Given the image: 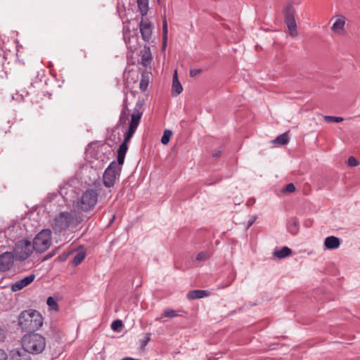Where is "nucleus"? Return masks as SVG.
I'll return each mask as SVG.
<instances>
[{
    "label": "nucleus",
    "mask_w": 360,
    "mask_h": 360,
    "mask_svg": "<svg viewBox=\"0 0 360 360\" xmlns=\"http://www.w3.org/2000/svg\"><path fill=\"white\" fill-rule=\"evenodd\" d=\"M46 304L52 309H54V310L58 309V304L53 297H49L46 300Z\"/></svg>",
    "instance_id": "31"
},
{
    "label": "nucleus",
    "mask_w": 360,
    "mask_h": 360,
    "mask_svg": "<svg viewBox=\"0 0 360 360\" xmlns=\"http://www.w3.org/2000/svg\"><path fill=\"white\" fill-rule=\"evenodd\" d=\"M149 80H148V76L146 75L145 74H142L141 79L139 84L140 89L142 91H144L147 89L148 86Z\"/></svg>",
    "instance_id": "27"
},
{
    "label": "nucleus",
    "mask_w": 360,
    "mask_h": 360,
    "mask_svg": "<svg viewBox=\"0 0 360 360\" xmlns=\"http://www.w3.org/2000/svg\"><path fill=\"white\" fill-rule=\"evenodd\" d=\"M129 110L128 109L127 102H126V101H124V104L121 110L117 126H121L122 129H124L126 127V124H127V122L129 120Z\"/></svg>",
    "instance_id": "15"
},
{
    "label": "nucleus",
    "mask_w": 360,
    "mask_h": 360,
    "mask_svg": "<svg viewBox=\"0 0 360 360\" xmlns=\"http://www.w3.org/2000/svg\"><path fill=\"white\" fill-rule=\"evenodd\" d=\"M30 354L23 349H14L9 352V360H30Z\"/></svg>",
    "instance_id": "13"
},
{
    "label": "nucleus",
    "mask_w": 360,
    "mask_h": 360,
    "mask_svg": "<svg viewBox=\"0 0 360 360\" xmlns=\"http://www.w3.org/2000/svg\"><path fill=\"white\" fill-rule=\"evenodd\" d=\"M148 340H149V338H147V340H146L143 344L146 345L148 343Z\"/></svg>",
    "instance_id": "41"
},
{
    "label": "nucleus",
    "mask_w": 360,
    "mask_h": 360,
    "mask_svg": "<svg viewBox=\"0 0 360 360\" xmlns=\"http://www.w3.org/2000/svg\"><path fill=\"white\" fill-rule=\"evenodd\" d=\"M51 231L46 229L41 231L34 238V250L39 252H45L51 245Z\"/></svg>",
    "instance_id": "6"
},
{
    "label": "nucleus",
    "mask_w": 360,
    "mask_h": 360,
    "mask_svg": "<svg viewBox=\"0 0 360 360\" xmlns=\"http://www.w3.org/2000/svg\"><path fill=\"white\" fill-rule=\"evenodd\" d=\"M98 193L96 191L90 188L84 191L78 198L76 207L83 212H89L94 209L98 201Z\"/></svg>",
    "instance_id": "5"
},
{
    "label": "nucleus",
    "mask_w": 360,
    "mask_h": 360,
    "mask_svg": "<svg viewBox=\"0 0 360 360\" xmlns=\"http://www.w3.org/2000/svg\"><path fill=\"white\" fill-rule=\"evenodd\" d=\"M210 257L211 253L209 251H202L197 255L195 260L198 262H204L207 260Z\"/></svg>",
    "instance_id": "28"
},
{
    "label": "nucleus",
    "mask_w": 360,
    "mask_h": 360,
    "mask_svg": "<svg viewBox=\"0 0 360 360\" xmlns=\"http://www.w3.org/2000/svg\"><path fill=\"white\" fill-rule=\"evenodd\" d=\"M83 221L82 215L74 212H62L57 215L54 220L53 229L55 231L60 232L66 230L68 228L75 229Z\"/></svg>",
    "instance_id": "3"
},
{
    "label": "nucleus",
    "mask_w": 360,
    "mask_h": 360,
    "mask_svg": "<svg viewBox=\"0 0 360 360\" xmlns=\"http://www.w3.org/2000/svg\"><path fill=\"white\" fill-rule=\"evenodd\" d=\"M122 166L119 165L115 160L110 162L103 175V184L107 188L114 186L116 176L120 175Z\"/></svg>",
    "instance_id": "7"
},
{
    "label": "nucleus",
    "mask_w": 360,
    "mask_h": 360,
    "mask_svg": "<svg viewBox=\"0 0 360 360\" xmlns=\"http://www.w3.org/2000/svg\"><path fill=\"white\" fill-rule=\"evenodd\" d=\"M221 152L222 151L220 149L216 150L212 153V155L213 158H218L221 155Z\"/></svg>",
    "instance_id": "38"
},
{
    "label": "nucleus",
    "mask_w": 360,
    "mask_h": 360,
    "mask_svg": "<svg viewBox=\"0 0 360 360\" xmlns=\"http://www.w3.org/2000/svg\"><path fill=\"white\" fill-rule=\"evenodd\" d=\"M181 313H184V311L182 310L175 311L172 309H166L164 311V316L168 318H174L182 316Z\"/></svg>",
    "instance_id": "24"
},
{
    "label": "nucleus",
    "mask_w": 360,
    "mask_h": 360,
    "mask_svg": "<svg viewBox=\"0 0 360 360\" xmlns=\"http://www.w3.org/2000/svg\"><path fill=\"white\" fill-rule=\"evenodd\" d=\"M209 295L210 292H208L207 290H193L187 293L186 297L190 300H193L196 299L203 298L205 297L208 296Z\"/></svg>",
    "instance_id": "19"
},
{
    "label": "nucleus",
    "mask_w": 360,
    "mask_h": 360,
    "mask_svg": "<svg viewBox=\"0 0 360 360\" xmlns=\"http://www.w3.org/2000/svg\"><path fill=\"white\" fill-rule=\"evenodd\" d=\"M14 263V255L10 252H6L0 255V271L9 270Z\"/></svg>",
    "instance_id": "10"
},
{
    "label": "nucleus",
    "mask_w": 360,
    "mask_h": 360,
    "mask_svg": "<svg viewBox=\"0 0 360 360\" xmlns=\"http://www.w3.org/2000/svg\"><path fill=\"white\" fill-rule=\"evenodd\" d=\"M33 250L34 247L30 241L21 240L15 244V256L18 260H25L31 255Z\"/></svg>",
    "instance_id": "8"
},
{
    "label": "nucleus",
    "mask_w": 360,
    "mask_h": 360,
    "mask_svg": "<svg viewBox=\"0 0 360 360\" xmlns=\"http://www.w3.org/2000/svg\"><path fill=\"white\" fill-rule=\"evenodd\" d=\"M139 27L142 39L145 41H149L152 36L151 23L148 21H144V20L142 18L139 24Z\"/></svg>",
    "instance_id": "11"
},
{
    "label": "nucleus",
    "mask_w": 360,
    "mask_h": 360,
    "mask_svg": "<svg viewBox=\"0 0 360 360\" xmlns=\"http://www.w3.org/2000/svg\"><path fill=\"white\" fill-rule=\"evenodd\" d=\"M143 102L139 101L131 115V120L129 122L127 130L124 134V141L120 144L117 150V160L116 161L119 165L122 166L124 162L126 153L128 150V143L130 141L134 134L137 129L143 115Z\"/></svg>",
    "instance_id": "1"
},
{
    "label": "nucleus",
    "mask_w": 360,
    "mask_h": 360,
    "mask_svg": "<svg viewBox=\"0 0 360 360\" xmlns=\"http://www.w3.org/2000/svg\"><path fill=\"white\" fill-rule=\"evenodd\" d=\"M7 359V354L6 352L0 349V360H6Z\"/></svg>",
    "instance_id": "37"
},
{
    "label": "nucleus",
    "mask_w": 360,
    "mask_h": 360,
    "mask_svg": "<svg viewBox=\"0 0 360 360\" xmlns=\"http://www.w3.org/2000/svg\"><path fill=\"white\" fill-rule=\"evenodd\" d=\"M293 26H294V28L296 27V24L295 22H294Z\"/></svg>",
    "instance_id": "42"
},
{
    "label": "nucleus",
    "mask_w": 360,
    "mask_h": 360,
    "mask_svg": "<svg viewBox=\"0 0 360 360\" xmlns=\"http://www.w3.org/2000/svg\"><path fill=\"white\" fill-rule=\"evenodd\" d=\"M283 193L288 192V193H292V183H290L287 184L286 188L285 190L282 191Z\"/></svg>",
    "instance_id": "35"
},
{
    "label": "nucleus",
    "mask_w": 360,
    "mask_h": 360,
    "mask_svg": "<svg viewBox=\"0 0 360 360\" xmlns=\"http://www.w3.org/2000/svg\"><path fill=\"white\" fill-rule=\"evenodd\" d=\"M172 132L169 129H166L163 132V135L161 138V142L162 144L166 145L169 143Z\"/></svg>",
    "instance_id": "29"
},
{
    "label": "nucleus",
    "mask_w": 360,
    "mask_h": 360,
    "mask_svg": "<svg viewBox=\"0 0 360 360\" xmlns=\"http://www.w3.org/2000/svg\"><path fill=\"white\" fill-rule=\"evenodd\" d=\"M347 163H348V165H349L351 167H355L359 164V162L354 157L350 156L348 158Z\"/></svg>",
    "instance_id": "33"
},
{
    "label": "nucleus",
    "mask_w": 360,
    "mask_h": 360,
    "mask_svg": "<svg viewBox=\"0 0 360 360\" xmlns=\"http://www.w3.org/2000/svg\"><path fill=\"white\" fill-rule=\"evenodd\" d=\"M18 324L22 330L32 333L42 326L43 317L34 309L23 311L18 317Z\"/></svg>",
    "instance_id": "2"
},
{
    "label": "nucleus",
    "mask_w": 360,
    "mask_h": 360,
    "mask_svg": "<svg viewBox=\"0 0 360 360\" xmlns=\"http://www.w3.org/2000/svg\"><path fill=\"white\" fill-rule=\"evenodd\" d=\"M323 120L326 122H341L343 121V117H336V116H329V115H324Z\"/></svg>",
    "instance_id": "30"
},
{
    "label": "nucleus",
    "mask_w": 360,
    "mask_h": 360,
    "mask_svg": "<svg viewBox=\"0 0 360 360\" xmlns=\"http://www.w3.org/2000/svg\"><path fill=\"white\" fill-rule=\"evenodd\" d=\"M340 245V240L335 236H328L325 238L324 247L326 250L338 249Z\"/></svg>",
    "instance_id": "16"
},
{
    "label": "nucleus",
    "mask_w": 360,
    "mask_h": 360,
    "mask_svg": "<svg viewBox=\"0 0 360 360\" xmlns=\"http://www.w3.org/2000/svg\"><path fill=\"white\" fill-rule=\"evenodd\" d=\"M257 219V216H252V219L248 222V224H247V227L246 229H249L253 224L254 222L255 221V220Z\"/></svg>",
    "instance_id": "36"
},
{
    "label": "nucleus",
    "mask_w": 360,
    "mask_h": 360,
    "mask_svg": "<svg viewBox=\"0 0 360 360\" xmlns=\"http://www.w3.org/2000/svg\"><path fill=\"white\" fill-rule=\"evenodd\" d=\"M292 254V250L288 247H283L281 250L276 249L273 255L278 259H284Z\"/></svg>",
    "instance_id": "21"
},
{
    "label": "nucleus",
    "mask_w": 360,
    "mask_h": 360,
    "mask_svg": "<svg viewBox=\"0 0 360 360\" xmlns=\"http://www.w3.org/2000/svg\"><path fill=\"white\" fill-rule=\"evenodd\" d=\"M285 22L290 35L292 36V10L290 4H288L285 8Z\"/></svg>",
    "instance_id": "17"
},
{
    "label": "nucleus",
    "mask_w": 360,
    "mask_h": 360,
    "mask_svg": "<svg viewBox=\"0 0 360 360\" xmlns=\"http://www.w3.org/2000/svg\"><path fill=\"white\" fill-rule=\"evenodd\" d=\"M167 22L165 18L162 25V49L165 50L167 46Z\"/></svg>",
    "instance_id": "25"
},
{
    "label": "nucleus",
    "mask_w": 360,
    "mask_h": 360,
    "mask_svg": "<svg viewBox=\"0 0 360 360\" xmlns=\"http://www.w3.org/2000/svg\"><path fill=\"white\" fill-rule=\"evenodd\" d=\"M183 91V87L178 80L177 72H174V75L172 80V95L176 96L180 94Z\"/></svg>",
    "instance_id": "20"
},
{
    "label": "nucleus",
    "mask_w": 360,
    "mask_h": 360,
    "mask_svg": "<svg viewBox=\"0 0 360 360\" xmlns=\"http://www.w3.org/2000/svg\"><path fill=\"white\" fill-rule=\"evenodd\" d=\"M290 131L285 132L279 136H278L276 139L271 141L273 143L277 144L278 146H283L288 143L290 140L289 136Z\"/></svg>",
    "instance_id": "22"
},
{
    "label": "nucleus",
    "mask_w": 360,
    "mask_h": 360,
    "mask_svg": "<svg viewBox=\"0 0 360 360\" xmlns=\"http://www.w3.org/2000/svg\"><path fill=\"white\" fill-rule=\"evenodd\" d=\"M35 278V275L34 274H30L29 276L25 277L24 278L15 282L11 285V290L13 292H17L18 290H22L25 287L30 285Z\"/></svg>",
    "instance_id": "12"
},
{
    "label": "nucleus",
    "mask_w": 360,
    "mask_h": 360,
    "mask_svg": "<svg viewBox=\"0 0 360 360\" xmlns=\"http://www.w3.org/2000/svg\"><path fill=\"white\" fill-rule=\"evenodd\" d=\"M139 11L142 17L146 16L148 11V0H136Z\"/></svg>",
    "instance_id": "23"
},
{
    "label": "nucleus",
    "mask_w": 360,
    "mask_h": 360,
    "mask_svg": "<svg viewBox=\"0 0 360 360\" xmlns=\"http://www.w3.org/2000/svg\"><path fill=\"white\" fill-rule=\"evenodd\" d=\"M22 348L30 354L41 353L46 347V339L41 335L28 333L21 339Z\"/></svg>",
    "instance_id": "4"
},
{
    "label": "nucleus",
    "mask_w": 360,
    "mask_h": 360,
    "mask_svg": "<svg viewBox=\"0 0 360 360\" xmlns=\"http://www.w3.org/2000/svg\"><path fill=\"white\" fill-rule=\"evenodd\" d=\"M140 56L141 58V65L144 67L148 66L153 59L150 47L144 46L143 49L141 51Z\"/></svg>",
    "instance_id": "14"
},
{
    "label": "nucleus",
    "mask_w": 360,
    "mask_h": 360,
    "mask_svg": "<svg viewBox=\"0 0 360 360\" xmlns=\"http://www.w3.org/2000/svg\"><path fill=\"white\" fill-rule=\"evenodd\" d=\"M202 72L201 69H192L190 70V76L194 77Z\"/></svg>",
    "instance_id": "34"
},
{
    "label": "nucleus",
    "mask_w": 360,
    "mask_h": 360,
    "mask_svg": "<svg viewBox=\"0 0 360 360\" xmlns=\"http://www.w3.org/2000/svg\"><path fill=\"white\" fill-rule=\"evenodd\" d=\"M231 283V281H229L228 283H226L225 285L223 286V288L229 286Z\"/></svg>",
    "instance_id": "40"
},
{
    "label": "nucleus",
    "mask_w": 360,
    "mask_h": 360,
    "mask_svg": "<svg viewBox=\"0 0 360 360\" xmlns=\"http://www.w3.org/2000/svg\"><path fill=\"white\" fill-rule=\"evenodd\" d=\"M85 256L86 254L84 252H77L72 259V264L75 266H77L84 259Z\"/></svg>",
    "instance_id": "26"
},
{
    "label": "nucleus",
    "mask_w": 360,
    "mask_h": 360,
    "mask_svg": "<svg viewBox=\"0 0 360 360\" xmlns=\"http://www.w3.org/2000/svg\"><path fill=\"white\" fill-rule=\"evenodd\" d=\"M124 39L127 44L128 49L131 52H134L138 48V37L136 35L127 37L126 34H124Z\"/></svg>",
    "instance_id": "18"
},
{
    "label": "nucleus",
    "mask_w": 360,
    "mask_h": 360,
    "mask_svg": "<svg viewBox=\"0 0 360 360\" xmlns=\"http://www.w3.org/2000/svg\"><path fill=\"white\" fill-rule=\"evenodd\" d=\"M122 326L123 323L121 320H115L111 324L112 329L115 331H119Z\"/></svg>",
    "instance_id": "32"
},
{
    "label": "nucleus",
    "mask_w": 360,
    "mask_h": 360,
    "mask_svg": "<svg viewBox=\"0 0 360 360\" xmlns=\"http://www.w3.org/2000/svg\"><path fill=\"white\" fill-rule=\"evenodd\" d=\"M5 338L4 330L0 328V342H3Z\"/></svg>",
    "instance_id": "39"
},
{
    "label": "nucleus",
    "mask_w": 360,
    "mask_h": 360,
    "mask_svg": "<svg viewBox=\"0 0 360 360\" xmlns=\"http://www.w3.org/2000/svg\"><path fill=\"white\" fill-rule=\"evenodd\" d=\"M332 20H335L332 27V32L337 35H343L345 34V23L346 18L343 15H337L333 18Z\"/></svg>",
    "instance_id": "9"
}]
</instances>
